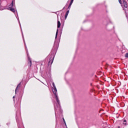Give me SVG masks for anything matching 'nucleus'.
I'll return each mask as SVG.
<instances>
[{
    "label": "nucleus",
    "mask_w": 128,
    "mask_h": 128,
    "mask_svg": "<svg viewBox=\"0 0 128 128\" xmlns=\"http://www.w3.org/2000/svg\"><path fill=\"white\" fill-rule=\"evenodd\" d=\"M124 122H126V120H124Z\"/></svg>",
    "instance_id": "14"
},
{
    "label": "nucleus",
    "mask_w": 128,
    "mask_h": 128,
    "mask_svg": "<svg viewBox=\"0 0 128 128\" xmlns=\"http://www.w3.org/2000/svg\"><path fill=\"white\" fill-rule=\"evenodd\" d=\"M63 120H64V122L66 124V120H64V118H63Z\"/></svg>",
    "instance_id": "9"
},
{
    "label": "nucleus",
    "mask_w": 128,
    "mask_h": 128,
    "mask_svg": "<svg viewBox=\"0 0 128 128\" xmlns=\"http://www.w3.org/2000/svg\"><path fill=\"white\" fill-rule=\"evenodd\" d=\"M120 4H122V0H118Z\"/></svg>",
    "instance_id": "8"
},
{
    "label": "nucleus",
    "mask_w": 128,
    "mask_h": 128,
    "mask_svg": "<svg viewBox=\"0 0 128 128\" xmlns=\"http://www.w3.org/2000/svg\"><path fill=\"white\" fill-rule=\"evenodd\" d=\"M60 21L58 22V28H60Z\"/></svg>",
    "instance_id": "3"
},
{
    "label": "nucleus",
    "mask_w": 128,
    "mask_h": 128,
    "mask_svg": "<svg viewBox=\"0 0 128 128\" xmlns=\"http://www.w3.org/2000/svg\"><path fill=\"white\" fill-rule=\"evenodd\" d=\"M18 86H17V88H16V90H18Z\"/></svg>",
    "instance_id": "12"
},
{
    "label": "nucleus",
    "mask_w": 128,
    "mask_h": 128,
    "mask_svg": "<svg viewBox=\"0 0 128 128\" xmlns=\"http://www.w3.org/2000/svg\"><path fill=\"white\" fill-rule=\"evenodd\" d=\"M58 30H57V32H56V36H58Z\"/></svg>",
    "instance_id": "10"
},
{
    "label": "nucleus",
    "mask_w": 128,
    "mask_h": 128,
    "mask_svg": "<svg viewBox=\"0 0 128 128\" xmlns=\"http://www.w3.org/2000/svg\"><path fill=\"white\" fill-rule=\"evenodd\" d=\"M8 10H11V12H14L15 10H14V8H9Z\"/></svg>",
    "instance_id": "1"
},
{
    "label": "nucleus",
    "mask_w": 128,
    "mask_h": 128,
    "mask_svg": "<svg viewBox=\"0 0 128 128\" xmlns=\"http://www.w3.org/2000/svg\"><path fill=\"white\" fill-rule=\"evenodd\" d=\"M30 64H32V60H30Z\"/></svg>",
    "instance_id": "13"
},
{
    "label": "nucleus",
    "mask_w": 128,
    "mask_h": 128,
    "mask_svg": "<svg viewBox=\"0 0 128 128\" xmlns=\"http://www.w3.org/2000/svg\"><path fill=\"white\" fill-rule=\"evenodd\" d=\"M125 57H126V58H128V53H127V54H125Z\"/></svg>",
    "instance_id": "7"
},
{
    "label": "nucleus",
    "mask_w": 128,
    "mask_h": 128,
    "mask_svg": "<svg viewBox=\"0 0 128 128\" xmlns=\"http://www.w3.org/2000/svg\"><path fill=\"white\" fill-rule=\"evenodd\" d=\"M124 8H128V5L126 3H124Z\"/></svg>",
    "instance_id": "6"
},
{
    "label": "nucleus",
    "mask_w": 128,
    "mask_h": 128,
    "mask_svg": "<svg viewBox=\"0 0 128 128\" xmlns=\"http://www.w3.org/2000/svg\"><path fill=\"white\" fill-rule=\"evenodd\" d=\"M12 6H14V2H12Z\"/></svg>",
    "instance_id": "11"
},
{
    "label": "nucleus",
    "mask_w": 128,
    "mask_h": 128,
    "mask_svg": "<svg viewBox=\"0 0 128 128\" xmlns=\"http://www.w3.org/2000/svg\"><path fill=\"white\" fill-rule=\"evenodd\" d=\"M70 12V10H68L66 14V16H65V18L66 19V18H68V14Z\"/></svg>",
    "instance_id": "2"
},
{
    "label": "nucleus",
    "mask_w": 128,
    "mask_h": 128,
    "mask_svg": "<svg viewBox=\"0 0 128 128\" xmlns=\"http://www.w3.org/2000/svg\"><path fill=\"white\" fill-rule=\"evenodd\" d=\"M72 2H74V0H71L70 3V6H71L72 4Z\"/></svg>",
    "instance_id": "5"
},
{
    "label": "nucleus",
    "mask_w": 128,
    "mask_h": 128,
    "mask_svg": "<svg viewBox=\"0 0 128 128\" xmlns=\"http://www.w3.org/2000/svg\"><path fill=\"white\" fill-rule=\"evenodd\" d=\"M54 92L55 94H56V88H54Z\"/></svg>",
    "instance_id": "4"
}]
</instances>
